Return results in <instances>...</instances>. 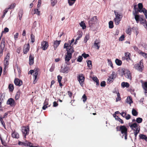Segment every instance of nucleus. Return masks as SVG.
<instances>
[{"mask_svg":"<svg viewBox=\"0 0 147 147\" xmlns=\"http://www.w3.org/2000/svg\"><path fill=\"white\" fill-rule=\"evenodd\" d=\"M138 6L139 9H141L143 8V5L142 4V3H140L138 4Z\"/></svg>","mask_w":147,"mask_h":147,"instance_id":"nucleus-58","label":"nucleus"},{"mask_svg":"<svg viewBox=\"0 0 147 147\" xmlns=\"http://www.w3.org/2000/svg\"><path fill=\"white\" fill-rule=\"evenodd\" d=\"M144 8L141 9H139L137 11H135V13H133V15H134H134L136 14H138V12H143V13H144Z\"/></svg>","mask_w":147,"mask_h":147,"instance_id":"nucleus-34","label":"nucleus"},{"mask_svg":"<svg viewBox=\"0 0 147 147\" xmlns=\"http://www.w3.org/2000/svg\"><path fill=\"white\" fill-rule=\"evenodd\" d=\"M76 0H68V3L69 6L72 5L75 3Z\"/></svg>","mask_w":147,"mask_h":147,"instance_id":"nucleus-33","label":"nucleus"},{"mask_svg":"<svg viewBox=\"0 0 147 147\" xmlns=\"http://www.w3.org/2000/svg\"><path fill=\"white\" fill-rule=\"evenodd\" d=\"M18 144L20 145H24L25 146H29L30 145L32 144V143L30 142H28L27 141H26V142H22L21 141H19L18 143Z\"/></svg>","mask_w":147,"mask_h":147,"instance_id":"nucleus-16","label":"nucleus"},{"mask_svg":"<svg viewBox=\"0 0 147 147\" xmlns=\"http://www.w3.org/2000/svg\"><path fill=\"white\" fill-rule=\"evenodd\" d=\"M116 93L117 94V97L116 99V101L117 102L120 100H121V97L120 96V94L118 92H117L116 91H115Z\"/></svg>","mask_w":147,"mask_h":147,"instance_id":"nucleus-30","label":"nucleus"},{"mask_svg":"<svg viewBox=\"0 0 147 147\" xmlns=\"http://www.w3.org/2000/svg\"><path fill=\"white\" fill-rule=\"evenodd\" d=\"M98 20L97 16H94L89 19L88 24L90 27H92L95 24L98 22Z\"/></svg>","mask_w":147,"mask_h":147,"instance_id":"nucleus-3","label":"nucleus"},{"mask_svg":"<svg viewBox=\"0 0 147 147\" xmlns=\"http://www.w3.org/2000/svg\"><path fill=\"white\" fill-rule=\"evenodd\" d=\"M40 11L38 10V9H34V13L36 14L39 15H40Z\"/></svg>","mask_w":147,"mask_h":147,"instance_id":"nucleus-46","label":"nucleus"},{"mask_svg":"<svg viewBox=\"0 0 147 147\" xmlns=\"http://www.w3.org/2000/svg\"><path fill=\"white\" fill-rule=\"evenodd\" d=\"M30 36L31 42H32L33 43L35 41V36L32 34H31Z\"/></svg>","mask_w":147,"mask_h":147,"instance_id":"nucleus-49","label":"nucleus"},{"mask_svg":"<svg viewBox=\"0 0 147 147\" xmlns=\"http://www.w3.org/2000/svg\"><path fill=\"white\" fill-rule=\"evenodd\" d=\"M134 18L137 23H139V21H140V24L142 23L143 22H144L146 21L144 18V16L143 15L140 16L136 14L134 15Z\"/></svg>","mask_w":147,"mask_h":147,"instance_id":"nucleus-2","label":"nucleus"},{"mask_svg":"<svg viewBox=\"0 0 147 147\" xmlns=\"http://www.w3.org/2000/svg\"><path fill=\"white\" fill-rule=\"evenodd\" d=\"M16 4L15 3H13L11 5H10L9 7L7 8H6V9H7V10L9 9H12L14 8L16 6Z\"/></svg>","mask_w":147,"mask_h":147,"instance_id":"nucleus-44","label":"nucleus"},{"mask_svg":"<svg viewBox=\"0 0 147 147\" xmlns=\"http://www.w3.org/2000/svg\"><path fill=\"white\" fill-rule=\"evenodd\" d=\"M70 69V68L66 65L64 67H61L60 70V72L63 73H67Z\"/></svg>","mask_w":147,"mask_h":147,"instance_id":"nucleus-12","label":"nucleus"},{"mask_svg":"<svg viewBox=\"0 0 147 147\" xmlns=\"http://www.w3.org/2000/svg\"><path fill=\"white\" fill-rule=\"evenodd\" d=\"M119 130L122 134L127 133V129L125 125H121L119 127Z\"/></svg>","mask_w":147,"mask_h":147,"instance_id":"nucleus-10","label":"nucleus"},{"mask_svg":"<svg viewBox=\"0 0 147 147\" xmlns=\"http://www.w3.org/2000/svg\"><path fill=\"white\" fill-rule=\"evenodd\" d=\"M49 99L46 98L44 103V105L42 107V109L43 110H45L48 107H50L51 105H49L48 103Z\"/></svg>","mask_w":147,"mask_h":147,"instance_id":"nucleus-17","label":"nucleus"},{"mask_svg":"<svg viewBox=\"0 0 147 147\" xmlns=\"http://www.w3.org/2000/svg\"><path fill=\"white\" fill-rule=\"evenodd\" d=\"M126 32L127 34H128L129 35H130L131 34V30L130 28H128L127 30L126 31Z\"/></svg>","mask_w":147,"mask_h":147,"instance_id":"nucleus-56","label":"nucleus"},{"mask_svg":"<svg viewBox=\"0 0 147 147\" xmlns=\"http://www.w3.org/2000/svg\"><path fill=\"white\" fill-rule=\"evenodd\" d=\"M0 121L1 123V124L2 125L3 127H4L5 129H6L5 123L4 122V121L3 120V119H2V116L1 115H0Z\"/></svg>","mask_w":147,"mask_h":147,"instance_id":"nucleus-36","label":"nucleus"},{"mask_svg":"<svg viewBox=\"0 0 147 147\" xmlns=\"http://www.w3.org/2000/svg\"><path fill=\"white\" fill-rule=\"evenodd\" d=\"M10 53H8L6 57L5 58L4 62L5 65H7L9 64V61L10 58Z\"/></svg>","mask_w":147,"mask_h":147,"instance_id":"nucleus-14","label":"nucleus"},{"mask_svg":"<svg viewBox=\"0 0 147 147\" xmlns=\"http://www.w3.org/2000/svg\"><path fill=\"white\" fill-rule=\"evenodd\" d=\"M88 66L89 69H91L92 68V61L90 60H88L87 61Z\"/></svg>","mask_w":147,"mask_h":147,"instance_id":"nucleus-35","label":"nucleus"},{"mask_svg":"<svg viewBox=\"0 0 147 147\" xmlns=\"http://www.w3.org/2000/svg\"><path fill=\"white\" fill-rule=\"evenodd\" d=\"M82 57L83 56L84 58H86L87 57H88L89 55L88 54H86L84 53L82 54Z\"/></svg>","mask_w":147,"mask_h":147,"instance_id":"nucleus-57","label":"nucleus"},{"mask_svg":"<svg viewBox=\"0 0 147 147\" xmlns=\"http://www.w3.org/2000/svg\"><path fill=\"white\" fill-rule=\"evenodd\" d=\"M56 3V1H55V0H54V1H53V0H52L51 4L53 6H54Z\"/></svg>","mask_w":147,"mask_h":147,"instance_id":"nucleus-63","label":"nucleus"},{"mask_svg":"<svg viewBox=\"0 0 147 147\" xmlns=\"http://www.w3.org/2000/svg\"><path fill=\"white\" fill-rule=\"evenodd\" d=\"M132 113L134 116H137L138 115V112L135 109H133L132 111Z\"/></svg>","mask_w":147,"mask_h":147,"instance_id":"nucleus-37","label":"nucleus"},{"mask_svg":"<svg viewBox=\"0 0 147 147\" xmlns=\"http://www.w3.org/2000/svg\"><path fill=\"white\" fill-rule=\"evenodd\" d=\"M82 33H80L78 35V36L77 37V38L76 39V41L78 40L80 38L82 37Z\"/></svg>","mask_w":147,"mask_h":147,"instance_id":"nucleus-62","label":"nucleus"},{"mask_svg":"<svg viewBox=\"0 0 147 147\" xmlns=\"http://www.w3.org/2000/svg\"><path fill=\"white\" fill-rule=\"evenodd\" d=\"M12 137L14 138H16L18 139L19 138V135L18 133L16 132L15 131H14L11 134Z\"/></svg>","mask_w":147,"mask_h":147,"instance_id":"nucleus-21","label":"nucleus"},{"mask_svg":"<svg viewBox=\"0 0 147 147\" xmlns=\"http://www.w3.org/2000/svg\"><path fill=\"white\" fill-rule=\"evenodd\" d=\"M14 83L16 86H20L22 84V81L18 78H16L14 80Z\"/></svg>","mask_w":147,"mask_h":147,"instance_id":"nucleus-15","label":"nucleus"},{"mask_svg":"<svg viewBox=\"0 0 147 147\" xmlns=\"http://www.w3.org/2000/svg\"><path fill=\"white\" fill-rule=\"evenodd\" d=\"M114 13L116 16L114 20L115 21L116 24L117 25L119 24L120 22L122 17V15H120L118 13V12H116L115 11Z\"/></svg>","mask_w":147,"mask_h":147,"instance_id":"nucleus-5","label":"nucleus"},{"mask_svg":"<svg viewBox=\"0 0 147 147\" xmlns=\"http://www.w3.org/2000/svg\"><path fill=\"white\" fill-rule=\"evenodd\" d=\"M129 126L130 127L131 129L133 130L134 131H135L136 130H140V126L136 123H134L131 125H129Z\"/></svg>","mask_w":147,"mask_h":147,"instance_id":"nucleus-7","label":"nucleus"},{"mask_svg":"<svg viewBox=\"0 0 147 147\" xmlns=\"http://www.w3.org/2000/svg\"><path fill=\"white\" fill-rule=\"evenodd\" d=\"M22 131L24 137V138H26V136L29 134V127L27 126H23L22 128Z\"/></svg>","mask_w":147,"mask_h":147,"instance_id":"nucleus-4","label":"nucleus"},{"mask_svg":"<svg viewBox=\"0 0 147 147\" xmlns=\"http://www.w3.org/2000/svg\"><path fill=\"white\" fill-rule=\"evenodd\" d=\"M61 41V40H57L55 41L53 46L55 48V50L57 48V47L59 46L60 43Z\"/></svg>","mask_w":147,"mask_h":147,"instance_id":"nucleus-22","label":"nucleus"},{"mask_svg":"<svg viewBox=\"0 0 147 147\" xmlns=\"http://www.w3.org/2000/svg\"><path fill=\"white\" fill-rule=\"evenodd\" d=\"M23 14V11L22 10H20L19 12L18 16L19 19L21 20Z\"/></svg>","mask_w":147,"mask_h":147,"instance_id":"nucleus-38","label":"nucleus"},{"mask_svg":"<svg viewBox=\"0 0 147 147\" xmlns=\"http://www.w3.org/2000/svg\"><path fill=\"white\" fill-rule=\"evenodd\" d=\"M144 11L143 13L145 16L146 19H147V10L145 8H144Z\"/></svg>","mask_w":147,"mask_h":147,"instance_id":"nucleus-64","label":"nucleus"},{"mask_svg":"<svg viewBox=\"0 0 147 147\" xmlns=\"http://www.w3.org/2000/svg\"><path fill=\"white\" fill-rule=\"evenodd\" d=\"M139 136L140 139H144L146 141H147V137L146 135L144 134H140L139 135Z\"/></svg>","mask_w":147,"mask_h":147,"instance_id":"nucleus-27","label":"nucleus"},{"mask_svg":"<svg viewBox=\"0 0 147 147\" xmlns=\"http://www.w3.org/2000/svg\"><path fill=\"white\" fill-rule=\"evenodd\" d=\"M82 98H83V100L84 102H85L86 101L87 99V97L85 94H84V95L82 96Z\"/></svg>","mask_w":147,"mask_h":147,"instance_id":"nucleus-61","label":"nucleus"},{"mask_svg":"<svg viewBox=\"0 0 147 147\" xmlns=\"http://www.w3.org/2000/svg\"><path fill=\"white\" fill-rule=\"evenodd\" d=\"M115 62L116 64L119 66L121 65L122 63V61L118 59H116L115 60Z\"/></svg>","mask_w":147,"mask_h":147,"instance_id":"nucleus-32","label":"nucleus"},{"mask_svg":"<svg viewBox=\"0 0 147 147\" xmlns=\"http://www.w3.org/2000/svg\"><path fill=\"white\" fill-rule=\"evenodd\" d=\"M141 24L143 25L145 28L147 29V22L146 21L144 22H143Z\"/></svg>","mask_w":147,"mask_h":147,"instance_id":"nucleus-55","label":"nucleus"},{"mask_svg":"<svg viewBox=\"0 0 147 147\" xmlns=\"http://www.w3.org/2000/svg\"><path fill=\"white\" fill-rule=\"evenodd\" d=\"M5 46V40L4 38H2L0 45V50L3 51Z\"/></svg>","mask_w":147,"mask_h":147,"instance_id":"nucleus-13","label":"nucleus"},{"mask_svg":"<svg viewBox=\"0 0 147 147\" xmlns=\"http://www.w3.org/2000/svg\"><path fill=\"white\" fill-rule=\"evenodd\" d=\"M83 59V57L82 56H79L78 58L77 61L78 62H81Z\"/></svg>","mask_w":147,"mask_h":147,"instance_id":"nucleus-53","label":"nucleus"},{"mask_svg":"<svg viewBox=\"0 0 147 147\" xmlns=\"http://www.w3.org/2000/svg\"><path fill=\"white\" fill-rule=\"evenodd\" d=\"M142 87L145 90V93H147V82H145L142 84Z\"/></svg>","mask_w":147,"mask_h":147,"instance_id":"nucleus-25","label":"nucleus"},{"mask_svg":"<svg viewBox=\"0 0 147 147\" xmlns=\"http://www.w3.org/2000/svg\"><path fill=\"white\" fill-rule=\"evenodd\" d=\"M127 102L129 104L132 103L133 102V101L131 97L130 96L127 97Z\"/></svg>","mask_w":147,"mask_h":147,"instance_id":"nucleus-40","label":"nucleus"},{"mask_svg":"<svg viewBox=\"0 0 147 147\" xmlns=\"http://www.w3.org/2000/svg\"><path fill=\"white\" fill-rule=\"evenodd\" d=\"M2 94H1L0 95V108H1V105L2 103V102L3 101V98H2Z\"/></svg>","mask_w":147,"mask_h":147,"instance_id":"nucleus-47","label":"nucleus"},{"mask_svg":"<svg viewBox=\"0 0 147 147\" xmlns=\"http://www.w3.org/2000/svg\"><path fill=\"white\" fill-rule=\"evenodd\" d=\"M109 27L110 28H112L113 27V22L111 21L109 22Z\"/></svg>","mask_w":147,"mask_h":147,"instance_id":"nucleus-42","label":"nucleus"},{"mask_svg":"<svg viewBox=\"0 0 147 147\" xmlns=\"http://www.w3.org/2000/svg\"><path fill=\"white\" fill-rule=\"evenodd\" d=\"M15 102L14 100L11 98H10L8 99L7 102V104L10 105L11 106H12Z\"/></svg>","mask_w":147,"mask_h":147,"instance_id":"nucleus-19","label":"nucleus"},{"mask_svg":"<svg viewBox=\"0 0 147 147\" xmlns=\"http://www.w3.org/2000/svg\"><path fill=\"white\" fill-rule=\"evenodd\" d=\"M24 47L26 48L24 49L23 53L24 54H26L27 52L29 51L30 49V44L28 43L26 45H24Z\"/></svg>","mask_w":147,"mask_h":147,"instance_id":"nucleus-18","label":"nucleus"},{"mask_svg":"<svg viewBox=\"0 0 147 147\" xmlns=\"http://www.w3.org/2000/svg\"><path fill=\"white\" fill-rule=\"evenodd\" d=\"M140 131H139V130H138V129H137V130H136L135 131H134V134L135 137V140L136 139V137L137 136V135L139 132Z\"/></svg>","mask_w":147,"mask_h":147,"instance_id":"nucleus-43","label":"nucleus"},{"mask_svg":"<svg viewBox=\"0 0 147 147\" xmlns=\"http://www.w3.org/2000/svg\"><path fill=\"white\" fill-rule=\"evenodd\" d=\"M49 46V43L48 42L43 41L41 43V47L44 50H46Z\"/></svg>","mask_w":147,"mask_h":147,"instance_id":"nucleus-11","label":"nucleus"},{"mask_svg":"<svg viewBox=\"0 0 147 147\" xmlns=\"http://www.w3.org/2000/svg\"><path fill=\"white\" fill-rule=\"evenodd\" d=\"M122 72L124 73V74L126 78L130 80H131V75L130 71L128 70H126L125 71L123 70Z\"/></svg>","mask_w":147,"mask_h":147,"instance_id":"nucleus-8","label":"nucleus"},{"mask_svg":"<svg viewBox=\"0 0 147 147\" xmlns=\"http://www.w3.org/2000/svg\"><path fill=\"white\" fill-rule=\"evenodd\" d=\"M106 85V82L104 81H102L100 83V86L101 87H105Z\"/></svg>","mask_w":147,"mask_h":147,"instance_id":"nucleus-59","label":"nucleus"},{"mask_svg":"<svg viewBox=\"0 0 147 147\" xmlns=\"http://www.w3.org/2000/svg\"><path fill=\"white\" fill-rule=\"evenodd\" d=\"M133 48L134 50L138 52L139 54H140V52L142 51H141L136 46H134Z\"/></svg>","mask_w":147,"mask_h":147,"instance_id":"nucleus-48","label":"nucleus"},{"mask_svg":"<svg viewBox=\"0 0 147 147\" xmlns=\"http://www.w3.org/2000/svg\"><path fill=\"white\" fill-rule=\"evenodd\" d=\"M110 77L111 78H112L114 79L116 77V75L115 74V71H113L111 74Z\"/></svg>","mask_w":147,"mask_h":147,"instance_id":"nucleus-50","label":"nucleus"},{"mask_svg":"<svg viewBox=\"0 0 147 147\" xmlns=\"http://www.w3.org/2000/svg\"><path fill=\"white\" fill-rule=\"evenodd\" d=\"M7 11V9H6L3 11V14L1 17L2 18H3L4 17Z\"/></svg>","mask_w":147,"mask_h":147,"instance_id":"nucleus-54","label":"nucleus"},{"mask_svg":"<svg viewBox=\"0 0 147 147\" xmlns=\"http://www.w3.org/2000/svg\"><path fill=\"white\" fill-rule=\"evenodd\" d=\"M20 91L19 90L16 93V94L15 95V98L16 100H17L20 98Z\"/></svg>","mask_w":147,"mask_h":147,"instance_id":"nucleus-29","label":"nucleus"},{"mask_svg":"<svg viewBox=\"0 0 147 147\" xmlns=\"http://www.w3.org/2000/svg\"><path fill=\"white\" fill-rule=\"evenodd\" d=\"M80 26L82 27L83 29H84L86 28V25L83 22H81L80 23Z\"/></svg>","mask_w":147,"mask_h":147,"instance_id":"nucleus-45","label":"nucleus"},{"mask_svg":"<svg viewBox=\"0 0 147 147\" xmlns=\"http://www.w3.org/2000/svg\"><path fill=\"white\" fill-rule=\"evenodd\" d=\"M70 49L69 50H67V55H65V63L67 65H69V62L72 57V53L74 52V51L72 49L71 50Z\"/></svg>","mask_w":147,"mask_h":147,"instance_id":"nucleus-1","label":"nucleus"},{"mask_svg":"<svg viewBox=\"0 0 147 147\" xmlns=\"http://www.w3.org/2000/svg\"><path fill=\"white\" fill-rule=\"evenodd\" d=\"M34 57L33 55H30L29 57V64L32 65L34 63Z\"/></svg>","mask_w":147,"mask_h":147,"instance_id":"nucleus-20","label":"nucleus"},{"mask_svg":"<svg viewBox=\"0 0 147 147\" xmlns=\"http://www.w3.org/2000/svg\"><path fill=\"white\" fill-rule=\"evenodd\" d=\"M131 54L129 52L125 53V59L127 61H129V60H131L130 56Z\"/></svg>","mask_w":147,"mask_h":147,"instance_id":"nucleus-23","label":"nucleus"},{"mask_svg":"<svg viewBox=\"0 0 147 147\" xmlns=\"http://www.w3.org/2000/svg\"><path fill=\"white\" fill-rule=\"evenodd\" d=\"M97 41L96 40L94 44V45L95 47V48H96L97 49H99L100 47V42H97Z\"/></svg>","mask_w":147,"mask_h":147,"instance_id":"nucleus-24","label":"nucleus"},{"mask_svg":"<svg viewBox=\"0 0 147 147\" xmlns=\"http://www.w3.org/2000/svg\"><path fill=\"white\" fill-rule=\"evenodd\" d=\"M134 67L136 69L140 71H142V69L144 67L143 61L141 60L140 62L134 65Z\"/></svg>","mask_w":147,"mask_h":147,"instance_id":"nucleus-6","label":"nucleus"},{"mask_svg":"<svg viewBox=\"0 0 147 147\" xmlns=\"http://www.w3.org/2000/svg\"><path fill=\"white\" fill-rule=\"evenodd\" d=\"M92 79L96 83V85L98 86L99 84V81L98 79L96 77H93L92 78Z\"/></svg>","mask_w":147,"mask_h":147,"instance_id":"nucleus-31","label":"nucleus"},{"mask_svg":"<svg viewBox=\"0 0 147 147\" xmlns=\"http://www.w3.org/2000/svg\"><path fill=\"white\" fill-rule=\"evenodd\" d=\"M62 79V77L60 75L57 76V80L58 82H61Z\"/></svg>","mask_w":147,"mask_h":147,"instance_id":"nucleus-60","label":"nucleus"},{"mask_svg":"<svg viewBox=\"0 0 147 147\" xmlns=\"http://www.w3.org/2000/svg\"><path fill=\"white\" fill-rule=\"evenodd\" d=\"M10 112V111H7L5 113H4V115H3V117H2V119H4L6 117H7L8 114Z\"/></svg>","mask_w":147,"mask_h":147,"instance_id":"nucleus-52","label":"nucleus"},{"mask_svg":"<svg viewBox=\"0 0 147 147\" xmlns=\"http://www.w3.org/2000/svg\"><path fill=\"white\" fill-rule=\"evenodd\" d=\"M142 121V119L140 117H138L136 119V121L138 123H140Z\"/></svg>","mask_w":147,"mask_h":147,"instance_id":"nucleus-51","label":"nucleus"},{"mask_svg":"<svg viewBox=\"0 0 147 147\" xmlns=\"http://www.w3.org/2000/svg\"><path fill=\"white\" fill-rule=\"evenodd\" d=\"M140 55H142L143 57H144L145 59H147V54L143 52L142 51H141L139 54Z\"/></svg>","mask_w":147,"mask_h":147,"instance_id":"nucleus-39","label":"nucleus"},{"mask_svg":"<svg viewBox=\"0 0 147 147\" xmlns=\"http://www.w3.org/2000/svg\"><path fill=\"white\" fill-rule=\"evenodd\" d=\"M121 85L123 88H125V87L128 88L129 86V85L128 83L124 82L121 83Z\"/></svg>","mask_w":147,"mask_h":147,"instance_id":"nucleus-26","label":"nucleus"},{"mask_svg":"<svg viewBox=\"0 0 147 147\" xmlns=\"http://www.w3.org/2000/svg\"><path fill=\"white\" fill-rule=\"evenodd\" d=\"M114 80L112 78L109 77L107 79V82L111 83L113 82Z\"/></svg>","mask_w":147,"mask_h":147,"instance_id":"nucleus-41","label":"nucleus"},{"mask_svg":"<svg viewBox=\"0 0 147 147\" xmlns=\"http://www.w3.org/2000/svg\"><path fill=\"white\" fill-rule=\"evenodd\" d=\"M85 77L82 74H79L78 75V80L80 82V84L81 86H82L83 83L84 81Z\"/></svg>","mask_w":147,"mask_h":147,"instance_id":"nucleus-9","label":"nucleus"},{"mask_svg":"<svg viewBox=\"0 0 147 147\" xmlns=\"http://www.w3.org/2000/svg\"><path fill=\"white\" fill-rule=\"evenodd\" d=\"M14 86L12 84H10L8 86L9 91L10 92H12L14 89Z\"/></svg>","mask_w":147,"mask_h":147,"instance_id":"nucleus-28","label":"nucleus"}]
</instances>
